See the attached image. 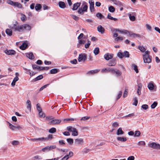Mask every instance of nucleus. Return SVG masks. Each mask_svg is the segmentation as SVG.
I'll list each match as a JSON object with an SVG mask.
<instances>
[{"label":"nucleus","mask_w":160,"mask_h":160,"mask_svg":"<svg viewBox=\"0 0 160 160\" xmlns=\"http://www.w3.org/2000/svg\"><path fill=\"white\" fill-rule=\"evenodd\" d=\"M149 147L155 149H160V145L159 143H157L154 142L148 143Z\"/></svg>","instance_id":"obj_5"},{"label":"nucleus","mask_w":160,"mask_h":160,"mask_svg":"<svg viewBox=\"0 0 160 160\" xmlns=\"http://www.w3.org/2000/svg\"><path fill=\"white\" fill-rule=\"evenodd\" d=\"M148 87L150 90H152L153 89L154 85L153 83H150L148 85Z\"/></svg>","instance_id":"obj_36"},{"label":"nucleus","mask_w":160,"mask_h":160,"mask_svg":"<svg viewBox=\"0 0 160 160\" xmlns=\"http://www.w3.org/2000/svg\"><path fill=\"white\" fill-rule=\"evenodd\" d=\"M22 17L21 18V19L22 21H24L26 18V17L25 15L23 14H21Z\"/></svg>","instance_id":"obj_54"},{"label":"nucleus","mask_w":160,"mask_h":160,"mask_svg":"<svg viewBox=\"0 0 160 160\" xmlns=\"http://www.w3.org/2000/svg\"><path fill=\"white\" fill-rule=\"evenodd\" d=\"M13 6L18 7L19 8H22V4L18 2H15Z\"/></svg>","instance_id":"obj_32"},{"label":"nucleus","mask_w":160,"mask_h":160,"mask_svg":"<svg viewBox=\"0 0 160 160\" xmlns=\"http://www.w3.org/2000/svg\"><path fill=\"white\" fill-rule=\"evenodd\" d=\"M4 52L6 54L9 55H14L16 54V52L12 50H5L4 51Z\"/></svg>","instance_id":"obj_13"},{"label":"nucleus","mask_w":160,"mask_h":160,"mask_svg":"<svg viewBox=\"0 0 160 160\" xmlns=\"http://www.w3.org/2000/svg\"><path fill=\"white\" fill-rule=\"evenodd\" d=\"M116 59L113 58L112 60L110 61L108 65L109 66H114L116 65Z\"/></svg>","instance_id":"obj_16"},{"label":"nucleus","mask_w":160,"mask_h":160,"mask_svg":"<svg viewBox=\"0 0 160 160\" xmlns=\"http://www.w3.org/2000/svg\"><path fill=\"white\" fill-rule=\"evenodd\" d=\"M117 139L118 141L122 142H124L127 140L126 138L123 137H117Z\"/></svg>","instance_id":"obj_25"},{"label":"nucleus","mask_w":160,"mask_h":160,"mask_svg":"<svg viewBox=\"0 0 160 160\" xmlns=\"http://www.w3.org/2000/svg\"><path fill=\"white\" fill-rule=\"evenodd\" d=\"M96 16L99 18L100 19H102L104 18V16L100 13H98L96 15Z\"/></svg>","instance_id":"obj_39"},{"label":"nucleus","mask_w":160,"mask_h":160,"mask_svg":"<svg viewBox=\"0 0 160 160\" xmlns=\"http://www.w3.org/2000/svg\"><path fill=\"white\" fill-rule=\"evenodd\" d=\"M35 9L36 11L40 10L42 8V6L40 4L37 3L35 6Z\"/></svg>","instance_id":"obj_30"},{"label":"nucleus","mask_w":160,"mask_h":160,"mask_svg":"<svg viewBox=\"0 0 160 160\" xmlns=\"http://www.w3.org/2000/svg\"><path fill=\"white\" fill-rule=\"evenodd\" d=\"M28 46V44L25 42H24L20 47V48L22 50H24L27 48Z\"/></svg>","instance_id":"obj_20"},{"label":"nucleus","mask_w":160,"mask_h":160,"mask_svg":"<svg viewBox=\"0 0 160 160\" xmlns=\"http://www.w3.org/2000/svg\"><path fill=\"white\" fill-rule=\"evenodd\" d=\"M37 108V110L39 112H41L42 110V109L41 107H40V105L39 103H38L36 105Z\"/></svg>","instance_id":"obj_48"},{"label":"nucleus","mask_w":160,"mask_h":160,"mask_svg":"<svg viewBox=\"0 0 160 160\" xmlns=\"http://www.w3.org/2000/svg\"><path fill=\"white\" fill-rule=\"evenodd\" d=\"M26 103L28 104L27 107V108L28 109L29 111H31V101L29 100H28Z\"/></svg>","instance_id":"obj_22"},{"label":"nucleus","mask_w":160,"mask_h":160,"mask_svg":"<svg viewBox=\"0 0 160 160\" xmlns=\"http://www.w3.org/2000/svg\"><path fill=\"white\" fill-rule=\"evenodd\" d=\"M90 118V117L88 116H85L83 117H82L81 119V120H84L85 121L86 120Z\"/></svg>","instance_id":"obj_62"},{"label":"nucleus","mask_w":160,"mask_h":160,"mask_svg":"<svg viewBox=\"0 0 160 160\" xmlns=\"http://www.w3.org/2000/svg\"><path fill=\"white\" fill-rule=\"evenodd\" d=\"M18 22L16 21V23L14 24L12 27L9 26V27L14 31H18L20 32H23L24 30L29 31L31 29V26L28 24L20 25H18Z\"/></svg>","instance_id":"obj_1"},{"label":"nucleus","mask_w":160,"mask_h":160,"mask_svg":"<svg viewBox=\"0 0 160 160\" xmlns=\"http://www.w3.org/2000/svg\"><path fill=\"white\" fill-rule=\"evenodd\" d=\"M142 85L141 84H139L138 86V88L137 90V93L139 95L141 94V90L142 88Z\"/></svg>","instance_id":"obj_29"},{"label":"nucleus","mask_w":160,"mask_h":160,"mask_svg":"<svg viewBox=\"0 0 160 160\" xmlns=\"http://www.w3.org/2000/svg\"><path fill=\"white\" fill-rule=\"evenodd\" d=\"M91 44V42L89 40H88V43L85 44V48H89Z\"/></svg>","instance_id":"obj_46"},{"label":"nucleus","mask_w":160,"mask_h":160,"mask_svg":"<svg viewBox=\"0 0 160 160\" xmlns=\"http://www.w3.org/2000/svg\"><path fill=\"white\" fill-rule=\"evenodd\" d=\"M104 57L105 60H109V59L112 58L113 54L108 53L105 54Z\"/></svg>","instance_id":"obj_12"},{"label":"nucleus","mask_w":160,"mask_h":160,"mask_svg":"<svg viewBox=\"0 0 160 160\" xmlns=\"http://www.w3.org/2000/svg\"><path fill=\"white\" fill-rule=\"evenodd\" d=\"M68 158V155H67L61 159V160H67Z\"/></svg>","instance_id":"obj_64"},{"label":"nucleus","mask_w":160,"mask_h":160,"mask_svg":"<svg viewBox=\"0 0 160 160\" xmlns=\"http://www.w3.org/2000/svg\"><path fill=\"white\" fill-rule=\"evenodd\" d=\"M58 5L59 7L62 8H64L66 7L65 3L62 1H60L58 2Z\"/></svg>","instance_id":"obj_23"},{"label":"nucleus","mask_w":160,"mask_h":160,"mask_svg":"<svg viewBox=\"0 0 160 160\" xmlns=\"http://www.w3.org/2000/svg\"><path fill=\"white\" fill-rule=\"evenodd\" d=\"M81 2H77L73 5V7L72 8L73 10H76L80 6Z\"/></svg>","instance_id":"obj_17"},{"label":"nucleus","mask_w":160,"mask_h":160,"mask_svg":"<svg viewBox=\"0 0 160 160\" xmlns=\"http://www.w3.org/2000/svg\"><path fill=\"white\" fill-rule=\"evenodd\" d=\"M133 100L134 101V102L132 103V104L133 105H134L135 106H137V104L138 103V100L137 99L136 97H135L133 98Z\"/></svg>","instance_id":"obj_44"},{"label":"nucleus","mask_w":160,"mask_h":160,"mask_svg":"<svg viewBox=\"0 0 160 160\" xmlns=\"http://www.w3.org/2000/svg\"><path fill=\"white\" fill-rule=\"evenodd\" d=\"M74 143L76 145H82L84 143L83 139L78 138L75 140Z\"/></svg>","instance_id":"obj_7"},{"label":"nucleus","mask_w":160,"mask_h":160,"mask_svg":"<svg viewBox=\"0 0 160 160\" xmlns=\"http://www.w3.org/2000/svg\"><path fill=\"white\" fill-rule=\"evenodd\" d=\"M108 10L110 12H113L115 11V8L111 6L109 7Z\"/></svg>","instance_id":"obj_38"},{"label":"nucleus","mask_w":160,"mask_h":160,"mask_svg":"<svg viewBox=\"0 0 160 160\" xmlns=\"http://www.w3.org/2000/svg\"><path fill=\"white\" fill-rule=\"evenodd\" d=\"M117 56L120 58H122L123 57L129 58L130 54L129 52L127 51H125L123 53L121 52H119L117 53Z\"/></svg>","instance_id":"obj_4"},{"label":"nucleus","mask_w":160,"mask_h":160,"mask_svg":"<svg viewBox=\"0 0 160 160\" xmlns=\"http://www.w3.org/2000/svg\"><path fill=\"white\" fill-rule=\"evenodd\" d=\"M149 52L148 51L145 52V54L143 55V60L144 63H149L152 61L151 58L149 55Z\"/></svg>","instance_id":"obj_3"},{"label":"nucleus","mask_w":160,"mask_h":160,"mask_svg":"<svg viewBox=\"0 0 160 160\" xmlns=\"http://www.w3.org/2000/svg\"><path fill=\"white\" fill-rule=\"evenodd\" d=\"M122 92L121 91H120L119 92V94L117 96V97L116 98V100H118L122 96Z\"/></svg>","instance_id":"obj_61"},{"label":"nucleus","mask_w":160,"mask_h":160,"mask_svg":"<svg viewBox=\"0 0 160 160\" xmlns=\"http://www.w3.org/2000/svg\"><path fill=\"white\" fill-rule=\"evenodd\" d=\"M97 30L98 32L102 34L104 33L105 31L104 28L101 25H99L98 27Z\"/></svg>","instance_id":"obj_14"},{"label":"nucleus","mask_w":160,"mask_h":160,"mask_svg":"<svg viewBox=\"0 0 160 160\" xmlns=\"http://www.w3.org/2000/svg\"><path fill=\"white\" fill-rule=\"evenodd\" d=\"M39 115L40 117H42L44 118L45 117V114L42 112V111L39 112Z\"/></svg>","instance_id":"obj_49"},{"label":"nucleus","mask_w":160,"mask_h":160,"mask_svg":"<svg viewBox=\"0 0 160 160\" xmlns=\"http://www.w3.org/2000/svg\"><path fill=\"white\" fill-rule=\"evenodd\" d=\"M113 68H104L102 69L101 71V72L102 73L104 72H110L112 73V71Z\"/></svg>","instance_id":"obj_15"},{"label":"nucleus","mask_w":160,"mask_h":160,"mask_svg":"<svg viewBox=\"0 0 160 160\" xmlns=\"http://www.w3.org/2000/svg\"><path fill=\"white\" fill-rule=\"evenodd\" d=\"M88 6L86 3L84 2L82 5L81 8H79L77 12L79 14H83L84 12H87Z\"/></svg>","instance_id":"obj_2"},{"label":"nucleus","mask_w":160,"mask_h":160,"mask_svg":"<svg viewBox=\"0 0 160 160\" xmlns=\"http://www.w3.org/2000/svg\"><path fill=\"white\" fill-rule=\"evenodd\" d=\"M138 49L142 52H144L145 51L146 49L143 46H139Z\"/></svg>","instance_id":"obj_45"},{"label":"nucleus","mask_w":160,"mask_h":160,"mask_svg":"<svg viewBox=\"0 0 160 160\" xmlns=\"http://www.w3.org/2000/svg\"><path fill=\"white\" fill-rule=\"evenodd\" d=\"M67 141L68 142L70 145H72L73 142V140L71 138H67Z\"/></svg>","instance_id":"obj_41"},{"label":"nucleus","mask_w":160,"mask_h":160,"mask_svg":"<svg viewBox=\"0 0 160 160\" xmlns=\"http://www.w3.org/2000/svg\"><path fill=\"white\" fill-rule=\"evenodd\" d=\"M67 130L69 132H72L74 130H75V128L69 126L67 127Z\"/></svg>","instance_id":"obj_37"},{"label":"nucleus","mask_w":160,"mask_h":160,"mask_svg":"<svg viewBox=\"0 0 160 160\" xmlns=\"http://www.w3.org/2000/svg\"><path fill=\"white\" fill-rule=\"evenodd\" d=\"M107 18L108 19L114 21H117L118 20V19L117 18H114L112 17L111 16V14L110 13H109L108 14Z\"/></svg>","instance_id":"obj_26"},{"label":"nucleus","mask_w":160,"mask_h":160,"mask_svg":"<svg viewBox=\"0 0 160 160\" xmlns=\"http://www.w3.org/2000/svg\"><path fill=\"white\" fill-rule=\"evenodd\" d=\"M157 104L158 103L157 102H154L151 105V108L152 109L154 108L157 105Z\"/></svg>","instance_id":"obj_50"},{"label":"nucleus","mask_w":160,"mask_h":160,"mask_svg":"<svg viewBox=\"0 0 160 160\" xmlns=\"http://www.w3.org/2000/svg\"><path fill=\"white\" fill-rule=\"evenodd\" d=\"M90 151V150L89 149L85 148L82 151V152L83 154L87 153L88 152Z\"/></svg>","instance_id":"obj_53"},{"label":"nucleus","mask_w":160,"mask_h":160,"mask_svg":"<svg viewBox=\"0 0 160 160\" xmlns=\"http://www.w3.org/2000/svg\"><path fill=\"white\" fill-rule=\"evenodd\" d=\"M56 131V129L54 128H52L49 130V132L50 133H53Z\"/></svg>","instance_id":"obj_40"},{"label":"nucleus","mask_w":160,"mask_h":160,"mask_svg":"<svg viewBox=\"0 0 160 160\" xmlns=\"http://www.w3.org/2000/svg\"><path fill=\"white\" fill-rule=\"evenodd\" d=\"M56 148V146L55 145L52 146H47L42 149V151L43 152H45L47 151H50L52 150V149L55 148Z\"/></svg>","instance_id":"obj_11"},{"label":"nucleus","mask_w":160,"mask_h":160,"mask_svg":"<svg viewBox=\"0 0 160 160\" xmlns=\"http://www.w3.org/2000/svg\"><path fill=\"white\" fill-rule=\"evenodd\" d=\"M26 55L27 57L30 59L32 60L34 58V57L32 52L26 53Z\"/></svg>","instance_id":"obj_19"},{"label":"nucleus","mask_w":160,"mask_h":160,"mask_svg":"<svg viewBox=\"0 0 160 160\" xmlns=\"http://www.w3.org/2000/svg\"><path fill=\"white\" fill-rule=\"evenodd\" d=\"M128 92V89H126L125 90L124 92L123 93V97L124 98H125L127 97Z\"/></svg>","instance_id":"obj_52"},{"label":"nucleus","mask_w":160,"mask_h":160,"mask_svg":"<svg viewBox=\"0 0 160 160\" xmlns=\"http://www.w3.org/2000/svg\"><path fill=\"white\" fill-rule=\"evenodd\" d=\"M87 58V55L85 54H81L79 55L78 59V61L80 62L81 61L85 62Z\"/></svg>","instance_id":"obj_6"},{"label":"nucleus","mask_w":160,"mask_h":160,"mask_svg":"<svg viewBox=\"0 0 160 160\" xmlns=\"http://www.w3.org/2000/svg\"><path fill=\"white\" fill-rule=\"evenodd\" d=\"M72 17L76 21L78 20L79 18L78 17L74 15H72Z\"/></svg>","instance_id":"obj_63"},{"label":"nucleus","mask_w":160,"mask_h":160,"mask_svg":"<svg viewBox=\"0 0 160 160\" xmlns=\"http://www.w3.org/2000/svg\"><path fill=\"white\" fill-rule=\"evenodd\" d=\"M129 36L130 37L134 38L136 37H139V38H141V36L139 34H137L136 33H129Z\"/></svg>","instance_id":"obj_21"},{"label":"nucleus","mask_w":160,"mask_h":160,"mask_svg":"<svg viewBox=\"0 0 160 160\" xmlns=\"http://www.w3.org/2000/svg\"><path fill=\"white\" fill-rule=\"evenodd\" d=\"M61 122L60 119H55L52 120L48 124L49 125H55L59 124Z\"/></svg>","instance_id":"obj_9"},{"label":"nucleus","mask_w":160,"mask_h":160,"mask_svg":"<svg viewBox=\"0 0 160 160\" xmlns=\"http://www.w3.org/2000/svg\"><path fill=\"white\" fill-rule=\"evenodd\" d=\"M138 144L139 146H144L146 144V143L144 141H140L138 142Z\"/></svg>","instance_id":"obj_42"},{"label":"nucleus","mask_w":160,"mask_h":160,"mask_svg":"<svg viewBox=\"0 0 160 160\" xmlns=\"http://www.w3.org/2000/svg\"><path fill=\"white\" fill-rule=\"evenodd\" d=\"M112 71V73L113 74H115V75L117 77L121 76L122 74V72L118 69L113 68Z\"/></svg>","instance_id":"obj_8"},{"label":"nucleus","mask_w":160,"mask_h":160,"mask_svg":"<svg viewBox=\"0 0 160 160\" xmlns=\"http://www.w3.org/2000/svg\"><path fill=\"white\" fill-rule=\"evenodd\" d=\"M37 140H38L41 141H46V139L44 137L38 138H37Z\"/></svg>","instance_id":"obj_56"},{"label":"nucleus","mask_w":160,"mask_h":160,"mask_svg":"<svg viewBox=\"0 0 160 160\" xmlns=\"http://www.w3.org/2000/svg\"><path fill=\"white\" fill-rule=\"evenodd\" d=\"M58 71V69L57 68H54L50 70V73L52 74H54L57 73Z\"/></svg>","instance_id":"obj_34"},{"label":"nucleus","mask_w":160,"mask_h":160,"mask_svg":"<svg viewBox=\"0 0 160 160\" xmlns=\"http://www.w3.org/2000/svg\"><path fill=\"white\" fill-rule=\"evenodd\" d=\"M99 52V49L98 48H95L93 50V53L95 55H98Z\"/></svg>","instance_id":"obj_35"},{"label":"nucleus","mask_w":160,"mask_h":160,"mask_svg":"<svg viewBox=\"0 0 160 160\" xmlns=\"http://www.w3.org/2000/svg\"><path fill=\"white\" fill-rule=\"evenodd\" d=\"M129 18L132 21H134L135 20V17L134 16H132L131 14H129Z\"/></svg>","instance_id":"obj_47"},{"label":"nucleus","mask_w":160,"mask_h":160,"mask_svg":"<svg viewBox=\"0 0 160 160\" xmlns=\"http://www.w3.org/2000/svg\"><path fill=\"white\" fill-rule=\"evenodd\" d=\"M43 78V76L42 75H41L38 76L36 78H35L33 80V81L36 82L37 81L39 80L42 79Z\"/></svg>","instance_id":"obj_28"},{"label":"nucleus","mask_w":160,"mask_h":160,"mask_svg":"<svg viewBox=\"0 0 160 160\" xmlns=\"http://www.w3.org/2000/svg\"><path fill=\"white\" fill-rule=\"evenodd\" d=\"M99 71V70L95 69L94 70H92L89 71L87 73V74L88 75H90L91 74H93L96 73H97Z\"/></svg>","instance_id":"obj_18"},{"label":"nucleus","mask_w":160,"mask_h":160,"mask_svg":"<svg viewBox=\"0 0 160 160\" xmlns=\"http://www.w3.org/2000/svg\"><path fill=\"white\" fill-rule=\"evenodd\" d=\"M132 67L133 68V69L135 71L136 73L138 72V66L135 64H132Z\"/></svg>","instance_id":"obj_33"},{"label":"nucleus","mask_w":160,"mask_h":160,"mask_svg":"<svg viewBox=\"0 0 160 160\" xmlns=\"http://www.w3.org/2000/svg\"><path fill=\"white\" fill-rule=\"evenodd\" d=\"M141 134L140 132L139 131H136L135 132V134H134V136L135 137H139Z\"/></svg>","instance_id":"obj_43"},{"label":"nucleus","mask_w":160,"mask_h":160,"mask_svg":"<svg viewBox=\"0 0 160 160\" xmlns=\"http://www.w3.org/2000/svg\"><path fill=\"white\" fill-rule=\"evenodd\" d=\"M114 4L118 5L119 6H123V5L121 3V2L118 1H117Z\"/></svg>","instance_id":"obj_55"},{"label":"nucleus","mask_w":160,"mask_h":160,"mask_svg":"<svg viewBox=\"0 0 160 160\" xmlns=\"http://www.w3.org/2000/svg\"><path fill=\"white\" fill-rule=\"evenodd\" d=\"M53 138L52 135L49 134L47 137L45 138L46 139V141L48 140L49 139H52Z\"/></svg>","instance_id":"obj_58"},{"label":"nucleus","mask_w":160,"mask_h":160,"mask_svg":"<svg viewBox=\"0 0 160 160\" xmlns=\"http://www.w3.org/2000/svg\"><path fill=\"white\" fill-rule=\"evenodd\" d=\"M72 132V135L73 136H77L78 135V132L76 128H75V130H74Z\"/></svg>","instance_id":"obj_51"},{"label":"nucleus","mask_w":160,"mask_h":160,"mask_svg":"<svg viewBox=\"0 0 160 160\" xmlns=\"http://www.w3.org/2000/svg\"><path fill=\"white\" fill-rule=\"evenodd\" d=\"M89 3L90 4V9L91 12L94 11V3L92 0H89Z\"/></svg>","instance_id":"obj_10"},{"label":"nucleus","mask_w":160,"mask_h":160,"mask_svg":"<svg viewBox=\"0 0 160 160\" xmlns=\"http://www.w3.org/2000/svg\"><path fill=\"white\" fill-rule=\"evenodd\" d=\"M141 107L142 109L144 110H146L148 108V105L147 104H143L142 105Z\"/></svg>","instance_id":"obj_57"},{"label":"nucleus","mask_w":160,"mask_h":160,"mask_svg":"<svg viewBox=\"0 0 160 160\" xmlns=\"http://www.w3.org/2000/svg\"><path fill=\"white\" fill-rule=\"evenodd\" d=\"M19 80L18 77H15L13 79L12 82L11 83V85L12 86H14L15 85L16 82Z\"/></svg>","instance_id":"obj_31"},{"label":"nucleus","mask_w":160,"mask_h":160,"mask_svg":"<svg viewBox=\"0 0 160 160\" xmlns=\"http://www.w3.org/2000/svg\"><path fill=\"white\" fill-rule=\"evenodd\" d=\"M19 144V142L18 141L14 140L12 142V144L13 145H18Z\"/></svg>","instance_id":"obj_60"},{"label":"nucleus","mask_w":160,"mask_h":160,"mask_svg":"<svg viewBox=\"0 0 160 160\" xmlns=\"http://www.w3.org/2000/svg\"><path fill=\"white\" fill-rule=\"evenodd\" d=\"M124 132L122 130L121 128H119L117 131V134L118 135H122L124 134Z\"/></svg>","instance_id":"obj_24"},{"label":"nucleus","mask_w":160,"mask_h":160,"mask_svg":"<svg viewBox=\"0 0 160 160\" xmlns=\"http://www.w3.org/2000/svg\"><path fill=\"white\" fill-rule=\"evenodd\" d=\"M6 33L9 36H11L12 35V31L10 29H7L5 31Z\"/></svg>","instance_id":"obj_27"},{"label":"nucleus","mask_w":160,"mask_h":160,"mask_svg":"<svg viewBox=\"0 0 160 160\" xmlns=\"http://www.w3.org/2000/svg\"><path fill=\"white\" fill-rule=\"evenodd\" d=\"M15 2L10 0H8L7 1V2L8 4L13 6H14Z\"/></svg>","instance_id":"obj_59"}]
</instances>
